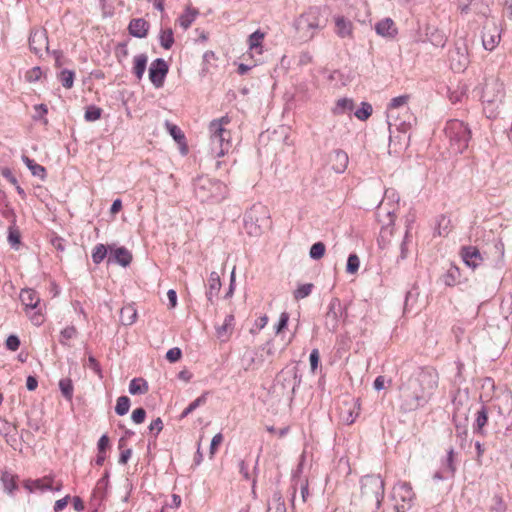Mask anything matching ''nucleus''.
Instances as JSON below:
<instances>
[{
    "label": "nucleus",
    "instance_id": "64",
    "mask_svg": "<svg viewBox=\"0 0 512 512\" xmlns=\"http://www.w3.org/2000/svg\"><path fill=\"white\" fill-rule=\"evenodd\" d=\"M121 209H122V201L120 199H116L113 202L110 211L112 214H117L118 212H120Z\"/></svg>",
    "mask_w": 512,
    "mask_h": 512
},
{
    "label": "nucleus",
    "instance_id": "5",
    "mask_svg": "<svg viewBox=\"0 0 512 512\" xmlns=\"http://www.w3.org/2000/svg\"><path fill=\"white\" fill-rule=\"evenodd\" d=\"M324 27L325 23L321 20V11L318 7L309 8L295 22L297 33L304 40H311L317 31Z\"/></svg>",
    "mask_w": 512,
    "mask_h": 512
},
{
    "label": "nucleus",
    "instance_id": "38",
    "mask_svg": "<svg viewBox=\"0 0 512 512\" xmlns=\"http://www.w3.org/2000/svg\"><path fill=\"white\" fill-rule=\"evenodd\" d=\"M74 78L75 73L71 70L66 69L62 70L58 75V79L66 89H71L73 87Z\"/></svg>",
    "mask_w": 512,
    "mask_h": 512
},
{
    "label": "nucleus",
    "instance_id": "60",
    "mask_svg": "<svg viewBox=\"0 0 512 512\" xmlns=\"http://www.w3.org/2000/svg\"><path fill=\"white\" fill-rule=\"evenodd\" d=\"M210 287H211V289H217V290L220 288V279L216 272L211 273Z\"/></svg>",
    "mask_w": 512,
    "mask_h": 512
},
{
    "label": "nucleus",
    "instance_id": "34",
    "mask_svg": "<svg viewBox=\"0 0 512 512\" xmlns=\"http://www.w3.org/2000/svg\"><path fill=\"white\" fill-rule=\"evenodd\" d=\"M8 242L15 249L18 250L21 244V233L18 227L10 226L8 229Z\"/></svg>",
    "mask_w": 512,
    "mask_h": 512
},
{
    "label": "nucleus",
    "instance_id": "10",
    "mask_svg": "<svg viewBox=\"0 0 512 512\" xmlns=\"http://www.w3.org/2000/svg\"><path fill=\"white\" fill-rule=\"evenodd\" d=\"M23 486L29 492H34L36 490L44 491V490H55L60 491L62 489V483L60 481L55 482L54 478L51 475L44 476L40 479L36 480H25L23 482Z\"/></svg>",
    "mask_w": 512,
    "mask_h": 512
},
{
    "label": "nucleus",
    "instance_id": "41",
    "mask_svg": "<svg viewBox=\"0 0 512 512\" xmlns=\"http://www.w3.org/2000/svg\"><path fill=\"white\" fill-rule=\"evenodd\" d=\"M130 408V399L127 396H120L117 399L115 411L118 415H125Z\"/></svg>",
    "mask_w": 512,
    "mask_h": 512
},
{
    "label": "nucleus",
    "instance_id": "9",
    "mask_svg": "<svg viewBox=\"0 0 512 512\" xmlns=\"http://www.w3.org/2000/svg\"><path fill=\"white\" fill-rule=\"evenodd\" d=\"M19 299L24 306L26 313L32 317L44 315L45 303L41 302L37 292L31 288L22 289Z\"/></svg>",
    "mask_w": 512,
    "mask_h": 512
},
{
    "label": "nucleus",
    "instance_id": "52",
    "mask_svg": "<svg viewBox=\"0 0 512 512\" xmlns=\"http://www.w3.org/2000/svg\"><path fill=\"white\" fill-rule=\"evenodd\" d=\"M146 417V411L143 408H137L132 412L131 418L134 423L141 424Z\"/></svg>",
    "mask_w": 512,
    "mask_h": 512
},
{
    "label": "nucleus",
    "instance_id": "62",
    "mask_svg": "<svg viewBox=\"0 0 512 512\" xmlns=\"http://www.w3.org/2000/svg\"><path fill=\"white\" fill-rule=\"evenodd\" d=\"M132 451L131 449H125L121 451L120 457H119V463L126 464L131 457Z\"/></svg>",
    "mask_w": 512,
    "mask_h": 512
},
{
    "label": "nucleus",
    "instance_id": "28",
    "mask_svg": "<svg viewBox=\"0 0 512 512\" xmlns=\"http://www.w3.org/2000/svg\"><path fill=\"white\" fill-rule=\"evenodd\" d=\"M488 422V412L485 407H482L477 413H476V419L474 423V431L481 436H485L484 427L486 426Z\"/></svg>",
    "mask_w": 512,
    "mask_h": 512
},
{
    "label": "nucleus",
    "instance_id": "49",
    "mask_svg": "<svg viewBox=\"0 0 512 512\" xmlns=\"http://www.w3.org/2000/svg\"><path fill=\"white\" fill-rule=\"evenodd\" d=\"M493 503H494L493 506H492V510L493 511H495V512H506L507 504L503 500L502 496L495 495L493 497Z\"/></svg>",
    "mask_w": 512,
    "mask_h": 512
},
{
    "label": "nucleus",
    "instance_id": "46",
    "mask_svg": "<svg viewBox=\"0 0 512 512\" xmlns=\"http://www.w3.org/2000/svg\"><path fill=\"white\" fill-rule=\"evenodd\" d=\"M205 403V397L201 396L195 399L193 402H191L182 412L181 418L187 417L191 412H193L197 407H199L201 404Z\"/></svg>",
    "mask_w": 512,
    "mask_h": 512
},
{
    "label": "nucleus",
    "instance_id": "61",
    "mask_svg": "<svg viewBox=\"0 0 512 512\" xmlns=\"http://www.w3.org/2000/svg\"><path fill=\"white\" fill-rule=\"evenodd\" d=\"M38 386V381L33 376H28L26 380V387L29 391H34Z\"/></svg>",
    "mask_w": 512,
    "mask_h": 512
},
{
    "label": "nucleus",
    "instance_id": "26",
    "mask_svg": "<svg viewBox=\"0 0 512 512\" xmlns=\"http://www.w3.org/2000/svg\"><path fill=\"white\" fill-rule=\"evenodd\" d=\"M148 57L145 54L136 55L133 59V73L138 80H141L147 66Z\"/></svg>",
    "mask_w": 512,
    "mask_h": 512
},
{
    "label": "nucleus",
    "instance_id": "17",
    "mask_svg": "<svg viewBox=\"0 0 512 512\" xmlns=\"http://www.w3.org/2000/svg\"><path fill=\"white\" fill-rule=\"evenodd\" d=\"M346 409H341L340 417L348 425L355 422L360 413L359 399H353L350 403H345Z\"/></svg>",
    "mask_w": 512,
    "mask_h": 512
},
{
    "label": "nucleus",
    "instance_id": "59",
    "mask_svg": "<svg viewBox=\"0 0 512 512\" xmlns=\"http://www.w3.org/2000/svg\"><path fill=\"white\" fill-rule=\"evenodd\" d=\"M68 499H69V496H66L62 499L57 500L54 505L55 512L62 511L67 506Z\"/></svg>",
    "mask_w": 512,
    "mask_h": 512
},
{
    "label": "nucleus",
    "instance_id": "57",
    "mask_svg": "<svg viewBox=\"0 0 512 512\" xmlns=\"http://www.w3.org/2000/svg\"><path fill=\"white\" fill-rule=\"evenodd\" d=\"M167 300H168V303H167L168 308H174L176 306V304H177V294H176L175 290L170 289L167 292Z\"/></svg>",
    "mask_w": 512,
    "mask_h": 512
},
{
    "label": "nucleus",
    "instance_id": "20",
    "mask_svg": "<svg viewBox=\"0 0 512 512\" xmlns=\"http://www.w3.org/2000/svg\"><path fill=\"white\" fill-rule=\"evenodd\" d=\"M150 25L143 18H134L128 25L129 33L137 38H144L149 32Z\"/></svg>",
    "mask_w": 512,
    "mask_h": 512
},
{
    "label": "nucleus",
    "instance_id": "2",
    "mask_svg": "<svg viewBox=\"0 0 512 512\" xmlns=\"http://www.w3.org/2000/svg\"><path fill=\"white\" fill-rule=\"evenodd\" d=\"M230 122V117L225 115L209 124V147L214 157H224L232 148L231 131L226 128Z\"/></svg>",
    "mask_w": 512,
    "mask_h": 512
},
{
    "label": "nucleus",
    "instance_id": "18",
    "mask_svg": "<svg viewBox=\"0 0 512 512\" xmlns=\"http://www.w3.org/2000/svg\"><path fill=\"white\" fill-rule=\"evenodd\" d=\"M461 257L466 265L476 268L482 262L480 251L475 246H465L461 249Z\"/></svg>",
    "mask_w": 512,
    "mask_h": 512
},
{
    "label": "nucleus",
    "instance_id": "35",
    "mask_svg": "<svg viewBox=\"0 0 512 512\" xmlns=\"http://www.w3.org/2000/svg\"><path fill=\"white\" fill-rule=\"evenodd\" d=\"M108 249L104 244H97L92 250V261L94 264H100L107 256Z\"/></svg>",
    "mask_w": 512,
    "mask_h": 512
},
{
    "label": "nucleus",
    "instance_id": "22",
    "mask_svg": "<svg viewBox=\"0 0 512 512\" xmlns=\"http://www.w3.org/2000/svg\"><path fill=\"white\" fill-rule=\"evenodd\" d=\"M264 39H265V33L260 31V30H256L248 38L249 50L252 53H256L258 55H261L263 53V41H264Z\"/></svg>",
    "mask_w": 512,
    "mask_h": 512
},
{
    "label": "nucleus",
    "instance_id": "6",
    "mask_svg": "<svg viewBox=\"0 0 512 512\" xmlns=\"http://www.w3.org/2000/svg\"><path fill=\"white\" fill-rule=\"evenodd\" d=\"M444 131L450 140L451 146H455L458 152H462L468 147L471 130L466 123L458 119L449 120Z\"/></svg>",
    "mask_w": 512,
    "mask_h": 512
},
{
    "label": "nucleus",
    "instance_id": "48",
    "mask_svg": "<svg viewBox=\"0 0 512 512\" xmlns=\"http://www.w3.org/2000/svg\"><path fill=\"white\" fill-rule=\"evenodd\" d=\"M42 70L40 67H33L26 72L25 78L28 82H36L42 77Z\"/></svg>",
    "mask_w": 512,
    "mask_h": 512
},
{
    "label": "nucleus",
    "instance_id": "7",
    "mask_svg": "<svg viewBox=\"0 0 512 512\" xmlns=\"http://www.w3.org/2000/svg\"><path fill=\"white\" fill-rule=\"evenodd\" d=\"M415 493L408 482H398L392 489L391 500L396 512H406L412 506Z\"/></svg>",
    "mask_w": 512,
    "mask_h": 512
},
{
    "label": "nucleus",
    "instance_id": "55",
    "mask_svg": "<svg viewBox=\"0 0 512 512\" xmlns=\"http://www.w3.org/2000/svg\"><path fill=\"white\" fill-rule=\"evenodd\" d=\"M319 359H320V356H319L318 349H313L310 354V365H311L312 371H315L317 369L318 364H319Z\"/></svg>",
    "mask_w": 512,
    "mask_h": 512
},
{
    "label": "nucleus",
    "instance_id": "24",
    "mask_svg": "<svg viewBox=\"0 0 512 512\" xmlns=\"http://www.w3.org/2000/svg\"><path fill=\"white\" fill-rule=\"evenodd\" d=\"M354 101L350 98H340L335 102L332 113L336 116L350 113L354 109Z\"/></svg>",
    "mask_w": 512,
    "mask_h": 512
},
{
    "label": "nucleus",
    "instance_id": "32",
    "mask_svg": "<svg viewBox=\"0 0 512 512\" xmlns=\"http://www.w3.org/2000/svg\"><path fill=\"white\" fill-rule=\"evenodd\" d=\"M166 128L169 134L178 144L185 145V135L177 125L166 122Z\"/></svg>",
    "mask_w": 512,
    "mask_h": 512
},
{
    "label": "nucleus",
    "instance_id": "56",
    "mask_svg": "<svg viewBox=\"0 0 512 512\" xmlns=\"http://www.w3.org/2000/svg\"><path fill=\"white\" fill-rule=\"evenodd\" d=\"M110 440L107 435H102L98 441V451L100 453H105L106 449L109 447Z\"/></svg>",
    "mask_w": 512,
    "mask_h": 512
},
{
    "label": "nucleus",
    "instance_id": "40",
    "mask_svg": "<svg viewBox=\"0 0 512 512\" xmlns=\"http://www.w3.org/2000/svg\"><path fill=\"white\" fill-rule=\"evenodd\" d=\"M314 285L312 283H305L298 286L294 291L293 295L296 300H300L309 296L313 290Z\"/></svg>",
    "mask_w": 512,
    "mask_h": 512
},
{
    "label": "nucleus",
    "instance_id": "36",
    "mask_svg": "<svg viewBox=\"0 0 512 512\" xmlns=\"http://www.w3.org/2000/svg\"><path fill=\"white\" fill-rule=\"evenodd\" d=\"M59 388L61 390L62 395L69 401L72 400L73 397V383L69 378H63L59 381Z\"/></svg>",
    "mask_w": 512,
    "mask_h": 512
},
{
    "label": "nucleus",
    "instance_id": "42",
    "mask_svg": "<svg viewBox=\"0 0 512 512\" xmlns=\"http://www.w3.org/2000/svg\"><path fill=\"white\" fill-rule=\"evenodd\" d=\"M101 115L102 109L92 105L86 108L84 117L86 121L93 122L100 119Z\"/></svg>",
    "mask_w": 512,
    "mask_h": 512
},
{
    "label": "nucleus",
    "instance_id": "44",
    "mask_svg": "<svg viewBox=\"0 0 512 512\" xmlns=\"http://www.w3.org/2000/svg\"><path fill=\"white\" fill-rule=\"evenodd\" d=\"M325 251H326V247H325L324 243L317 242L311 246L310 256L313 259H321L324 256Z\"/></svg>",
    "mask_w": 512,
    "mask_h": 512
},
{
    "label": "nucleus",
    "instance_id": "58",
    "mask_svg": "<svg viewBox=\"0 0 512 512\" xmlns=\"http://www.w3.org/2000/svg\"><path fill=\"white\" fill-rule=\"evenodd\" d=\"M149 429L151 432L155 431L156 434L161 432L163 429V422H162L161 418H157V419L153 420L150 423Z\"/></svg>",
    "mask_w": 512,
    "mask_h": 512
},
{
    "label": "nucleus",
    "instance_id": "54",
    "mask_svg": "<svg viewBox=\"0 0 512 512\" xmlns=\"http://www.w3.org/2000/svg\"><path fill=\"white\" fill-rule=\"evenodd\" d=\"M87 367L92 369L96 374H98L100 377H102V371H101L100 365H99L98 361L93 356L88 357Z\"/></svg>",
    "mask_w": 512,
    "mask_h": 512
},
{
    "label": "nucleus",
    "instance_id": "31",
    "mask_svg": "<svg viewBox=\"0 0 512 512\" xmlns=\"http://www.w3.org/2000/svg\"><path fill=\"white\" fill-rule=\"evenodd\" d=\"M160 44L164 49H170L174 43V35L171 28L161 29L160 35Z\"/></svg>",
    "mask_w": 512,
    "mask_h": 512
},
{
    "label": "nucleus",
    "instance_id": "25",
    "mask_svg": "<svg viewBox=\"0 0 512 512\" xmlns=\"http://www.w3.org/2000/svg\"><path fill=\"white\" fill-rule=\"evenodd\" d=\"M199 14V11L190 6L186 7L185 11L178 18L179 25L184 29H188L192 23L195 21Z\"/></svg>",
    "mask_w": 512,
    "mask_h": 512
},
{
    "label": "nucleus",
    "instance_id": "47",
    "mask_svg": "<svg viewBox=\"0 0 512 512\" xmlns=\"http://www.w3.org/2000/svg\"><path fill=\"white\" fill-rule=\"evenodd\" d=\"M76 329L73 326H68L64 330L61 331L60 342L63 344H68V341L76 336Z\"/></svg>",
    "mask_w": 512,
    "mask_h": 512
},
{
    "label": "nucleus",
    "instance_id": "3",
    "mask_svg": "<svg viewBox=\"0 0 512 512\" xmlns=\"http://www.w3.org/2000/svg\"><path fill=\"white\" fill-rule=\"evenodd\" d=\"M505 97V88L503 82L499 79L486 80L482 90L483 111L488 118L494 119L500 113V106Z\"/></svg>",
    "mask_w": 512,
    "mask_h": 512
},
{
    "label": "nucleus",
    "instance_id": "43",
    "mask_svg": "<svg viewBox=\"0 0 512 512\" xmlns=\"http://www.w3.org/2000/svg\"><path fill=\"white\" fill-rule=\"evenodd\" d=\"M267 512H286L285 503L281 496H274L272 503L268 506Z\"/></svg>",
    "mask_w": 512,
    "mask_h": 512
},
{
    "label": "nucleus",
    "instance_id": "30",
    "mask_svg": "<svg viewBox=\"0 0 512 512\" xmlns=\"http://www.w3.org/2000/svg\"><path fill=\"white\" fill-rule=\"evenodd\" d=\"M452 231L451 219L441 214L438 218L437 233L439 236H447Z\"/></svg>",
    "mask_w": 512,
    "mask_h": 512
},
{
    "label": "nucleus",
    "instance_id": "4",
    "mask_svg": "<svg viewBox=\"0 0 512 512\" xmlns=\"http://www.w3.org/2000/svg\"><path fill=\"white\" fill-rule=\"evenodd\" d=\"M384 498V481L380 476H365L361 484V500L363 505L369 506L376 512Z\"/></svg>",
    "mask_w": 512,
    "mask_h": 512
},
{
    "label": "nucleus",
    "instance_id": "39",
    "mask_svg": "<svg viewBox=\"0 0 512 512\" xmlns=\"http://www.w3.org/2000/svg\"><path fill=\"white\" fill-rule=\"evenodd\" d=\"M258 215L263 216L264 219H268V211L266 207L263 206H253L250 211L247 213L246 217L250 221H256L258 222Z\"/></svg>",
    "mask_w": 512,
    "mask_h": 512
},
{
    "label": "nucleus",
    "instance_id": "45",
    "mask_svg": "<svg viewBox=\"0 0 512 512\" xmlns=\"http://www.w3.org/2000/svg\"><path fill=\"white\" fill-rule=\"evenodd\" d=\"M360 266L359 258L356 254H350L347 260L346 270L350 274H354L358 271Z\"/></svg>",
    "mask_w": 512,
    "mask_h": 512
},
{
    "label": "nucleus",
    "instance_id": "14",
    "mask_svg": "<svg viewBox=\"0 0 512 512\" xmlns=\"http://www.w3.org/2000/svg\"><path fill=\"white\" fill-rule=\"evenodd\" d=\"M335 33L340 38L352 39L354 36V25L348 18L338 15L334 17Z\"/></svg>",
    "mask_w": 512,
    "mask_h": 512
},
{
    "label": "nucleus",
    "instance_id": "27",
    "mask_svg": "<svg viewBox=\"0 0 512 512\" xmlns=\"http://www.w3.org/2000/svg\"><path fill=\"white\" fill-rule=\"evenodd\" d=\"M22 161L25 163L27 168L30 170L32 175L39 177L40 179H45L46 177V169L44 166L36 163L33 159H30L28 156L23 155Z\"/></svg>",
    "mask_w": 512,
    "mask_h": 512
},
{
    "label": "nucleus",
    "instance_id": "11",
    "mask_svg": "<svg viewBox=\"0 0 512 512\" xmlns=\"http://www.w3.org/2000/svg\"><path fill=\"white\" fill-rule=\"evenodd\" d=\"M168 73V65L165 60L158 58L154 60L149 68V79L156 88H160L164 84L165 77Z\"/></svg>",
    "mask_w": 512,
    "mask_h": 512
},
{
    "label": "nucleus",
    "instance_id": "37",
    "mask_svg": "<svg viewBox=\"0 0 512 512\" xmlns=\"http://www.w3.org/2000/svg\"><path fill=\"white\" fill-rule=\"evenodd\" d=\"M373 112V107L368 102H362L361 106L355 111L354 115L361 121H366Z\"/></svg>",
    "mask_w": 512,
    "mask_h": 512
},
{
    "label": "nucleus",
    "instance_id": "63",
    "mask_svg": "<svg viewBox=\"0 0 512 512\" xmlns=\"http://www.w3.org/2000/svg\"><path fill=\"white\" fill-rule=\"evenodd\" d=\"M34 108L36 111H40L39 117L41 119H44V123H47L48 120L45 118V115L48 112L47 106L45 104H39V105H36Z\"/></svg>",
    "mask_w": 512,
    "mask_h": 512
},
{
    "label": "nucleus",
    "instance_id": "23",
    "mask_svg": "<svg viewBox=\"0 0 512 512\" xmlns=\"http://www.w3.org/2000/svg\"><path fill=\"white\" fill-rule=\"evenodd\" d=\"M17 479L18 477L9 471L0 472V481L8 494H13L18 489Z\"/></svg>",
    "mask_w": 512,
    "mask_h": 512
},
{
    "label": "nucleus",
    "instance_id": "12",
    "mask_svg": "<svg viewBox=\"0 0 512 512\" xmlns=\"http://www.w3.org/2000/svg\"><path fill=\"white\" fill-rule=\"evenodd\" d=\"M501 39L499 27L495 22L487 23L484 26V32L482 36L483 47L488 50H494L499 44Z\"/></svg>",
    "mask_w": 512,
    "mask_h": 512
},
{
    "label": "nucleus",
    "instance_id": "29",
    "mask_svg": "<svg viewBox=\"0 0 512 512\" xmlns=\"http://www.w3.org/2000/svg\"><path fill=\"white\" fill-rule=\"evenodd\" d=\"M129 392L132 395L145 394L148 392V384L142 378H134L129 384Z\"/></svg>",
    "mask_w": 512,
    "mask_h": 512
},
{
    "label": "nucleus",
    "instance_id": "21",
    "mask_svg": "<svg viewBox=\"0 0 512 512\" xmlns=\"http://www.w3.org/2000/svg\"><path fill=\"white\" fill-rule=\"evenodd\" d=\"M375 31L378 35L388 38H393L398 32L397 27L391 18H385L376 23Z\"/></svg>",
    "mask_w": 512,
    "mask_h": 512
},
{
    "label": "nucleus",
    "instance_id": "1",
    "mask_svg": "<svg viewBox=\"0 0 512 512\" xmlns=\"http://www.w3.org/2000/svg\"><path fill=\"white\" fill-rule=\"evenodd\" d=\"M438 386V375L434 371L422 370L410 377L401 386L400 410L408 413L427 404Z\"/></svg>",
    "mask_w": 512,
    "mask_h": 512
},
{
    "label": "nucleus",
    "instance_id": "16",
    "mask_svg": "<svg viewBox=\"0 0 512 512\" xmlns=\"http://www.w3.org/2000/svg\"><path fill=\"white\" fill-rule=\"evenodd\" d=\"M109 257L108 262H115L121 266H128L132 261V254L125 247H117L109 246Z\"/></svg>",
    "mask_w": 512,
    "mask_h": 512
},
{
    "label": "nucleus",
    "instance_id": "19",
    "mask_svg": "<svg viewBox=\"0 0 512 512\" xmlns=\"http://www.w3.org/2000/svg\"><path fill=\"white\" fill-rule=\"evenodd\" d=\"M348 163H349V157H348L347 153L342 150H335L330 155L331 168L336 173H343L347 169Z\"/></svg>",
    "mask_w": 512,
    "mask_h": 512
},
{
    "label": "nucleus",
    "instance_id": "13",
    "mask_svg": "<svg viewBox=\"0 0 512 512\" xmlns=\"http://www.w3.org/2000/svg\"><path fill=\"white\" fill-rule=\"evenodd\" d=\"M451 69L456 72L464 71L468 65V54L466 48L456 47L449 54Z\"/></svg>",
    "mask_w": 512,
    "mask_h": 512
},
{
    "label": "nucleus",
    "instance_id": "15",
    "mask_svg": "<svg viewBox=\"0 0 512 512\" xmlns=\"http://www.w3.org/2000/svg\"><path fill=\"white\" fill-rule=\"evenodd\" d=\"M30 49L39 54L48 47V39L45 30H34L29 37Z\"/></svg>",
    "mask_w": 512,
    "mask_h": 512
},
{
    "label": "nucleus",
    "instance_id": "33",
    "mask_svg": "<svg viewBox=\"0 0 512 512\" xmlns=\"http://www.w3.org/2000/svg\"><path fill=\"white\" fill-rule=\"evenodd\" d=\"M232 330L233 327L230 322H222L221 325L216 327V336L220 341L225 342L229 339Z\"/></svg>",
    "mask_w": 512,
    "mask_h": 512
},
{
    "label": "nucleus",
    "instance_id": "51",
    "mask_svg": "<svg viewBox=\"0 0 512 512\" xmlns=\"http://www.w3.org/2000/svg\"><path fill=\"white\" fill-rule=\"evenodd\" d=\"M181 356L182 352L177 347L169 349L166 353V359L171 363L179 361L181 359Z\"/></svg>",
    "mask_w": 512,
    "mask_h": 512
},
{
    "label": "nucleus",
    "instance_id": "50",
    "mask_svg": "<svg viewBox=\"0 0 512 512\" xmlns=\"http://www.w3.org/2000/svg\"><path fill=\"white\" fill-rule=\"evenodd\" d=\"M222 442H223V435L221 433L216 434L212 438V441L210 444V457L211 458L215 455L218 447L222 444Z\"/></svg>",
    "mask_w": 512,
    "mask_h": 512
},
{
    "label": "nucleus",
    "instance_id": "53",
    "mask_svg": "<svg viewBox=\"0 0 512 512\" xmlns=\"http://www.w3.org/2000/svg\"><path fill=\"white\" fill-rule=\"evenodd\" d=\"M20 346V340L15 335H10L6 340V347L11 351H16Z\"/></svg>",
    "mask_w": 512,
    "mask_h": 512
},
{
    "label": "nucleus",
    "instance_id": "8",
    "mask_svg": "<svg viewBox=\"0 0 512 512\" xmlns=\"http://www.w3.org/2000/svg\"><path fill=\"white\" fill-rule=\"evenodd\" d=\"M410 101V95H400L397 97H394L391 99V101L387 105L386 109V117L388 120L389 125H396L400 131H407L408 128H410V124H407L406 122L398 123L399 119V113L398 110L400 108H405L406 112H409V108L407 107L408 103Z\"/></svg>",
    "mask_w": 512,
    "mask_h": 512
}]
</instances>
